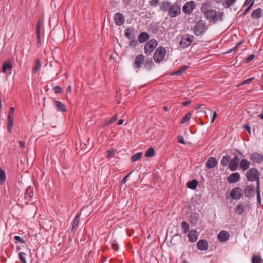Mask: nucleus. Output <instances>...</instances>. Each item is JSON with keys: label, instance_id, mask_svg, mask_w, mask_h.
<instances>
[{"label": "nucleus", "instance_id": "nucleus-1", "mask_svg": "<svg viewBox=\"0 0 263 263\" xmlns=\"http://www.w3.org/2000/svg\"><path fill=\"white\" fill-rule=\"evenodd\" d=\"M222 15L223 12H217L216 10L212 9H208L204 12V17L210 22L213 23L222 21Z\"/></svg>", "mask_w": 263, "mask_h": 263}, {"label": "nucleus", "instance_id": "nucleus-2", "mask_svg": "<svg viewBox=\"0 0 263 263\" xmlns=\"http://www.w3.org/2000/svg\"><path fill=\"white\" fill-rule=\"evenodd\" d=\"M208 29V27L203 21L196 22L193 28V32L196 36L203 34Z\"/></svg>", "mask_w": 263, "mask_h": 263}, {"label": "nucleus", "instance_id": "nucleus-3", "mask_svg": "<svg viewBox=\"0 0 263 263\" xmlns=\"http://www.w3.org/2000/svg\"><path fill=\"white\" fill-rule=\"evenodd\" d=\"M166 55V50L162 46H159L155 51L154 54V60L156 63L162 62Z\"/></svg>", "mask_w": 263, "mask_h": 263}, {"label": "nucleus", "instance_id": "nucleus-4", "mask_svg": "<svg viewBox=\"0 0 263 263\" xmlns=\"http://www.w3.org/2000/svg\"><path fill=\"white\" fill-rule=\"evenodd\" d=\"M194 36L188 34H184L182 36L179 42L180 46L182 48H185L189 47L192 43L194 40Z\"/></svg>", "mask_w": 263, "mask_h": 263}, {"label": "nucleus", "instance_id": "nucleus-5", "mask_svg": "<svg viewBox=\"0 0 263 263\" xmlns=\"http://www.w3.org/2000/svg\"><path fill=\"white\" fill-rule=\"evenodd\" d=\"M158 45L156 40L152 39L148 41L144 46V53L146 54H151Z\"/></svg>", "mask_w": 263, "mask_h": 263}, {"label": "nucleus", "instance_id": "nucleus-6", "mask_svg": "<svg viewBox=\"0 0 263 263\" xmlns=\"http://www.w3.org/2000/svg\"><path fill=\"white\" fill-rule=\"evenodd\" d=\"M258 171L255 168H251L246 173V177L248 180L251 181L257 180V186H259V178L258 177Z\"/></svg>", "mask_w": 263, "mask_h": 263}, {"label": "nucleus", "instance_id": "nucleus-7", "mask_svg": "<svg viewBox=\"0 0 263 263\" xmlns=\"http://www.w3.org/2000/svg\"><path fill=\"white\" fill-rule=\"evenodd\" d=\"M243 195V191L239 187L232 189L230 193V196L233 199H239Z\"/></svg>", "mask_w": 263, "mask_h": 263}, {"label": "nucleus", "instance_id": "nucleus-8", "mask_svg": "<svg viewBox=\"0 0 263 263\" xmlns=\"http://www.w3.org/2000/svg\"><path fill=\"white\" fill-rule=\"evenodd\" d=\"M124 34L128 40L136 39L137 30L133 27L127 28L124 30Z\"/></svg>", "mask_w": 263, "mask_h": 263}, {"label": "nucleus", "instance_id": "nucleus-9", "mask_svg": "<svg viewBox=\"0 0 263 263\" xmlns=\"http://www.w3.org/2000/svg\"><path fill=\"white\" fill-rule=\"evenodd\" d=\"M180 7L178 4H174L173 6H171L169 11L168 15L171 17H175L178 15L180 13Z\"/></svg>", "mask_w": 263, "mask_h": 263}, {"label": "nucleus", "instance_id": "nucleus-10", "mask_svg": "<svg viewBox=\"0 0 263 263\" xmlns=\"http://www.w3.org/2000/svg\"><path fill=\"white\" fill-rule=\"evenodd\" d=\"M195 8V2L190 1L184 4L182 7V11L185 14L191 13Z\"/></svg>", "mask_w": 263, "mask_h": 263}, {"label": "nucleus", "instance_id": "nucleus-11", "mask_svg": "<svg viewBox=\"0 0 263 263\" xmlns=\"http://www.w3.org/2000/svg\"><path fill=\"white\" fill-rule=\"evenodd\" d=\"M239 164V159L236 156L232 160H230L229 163V168L232 171H235L238 169Z\"/></svg>", "mask_w": 263, "mask_h": 263}, {"label": "nucleus", "instance_id": "nucleus-12", "mask_svg": "<svg viewBox=\"0 0 263 263\" xmlns=\"http://www.w3.org/2000/svg\"><path fill=\"white\" fill-rule=\"evenodd\" d=\"M144 61V57L143 54L138 55L135 59L134 67L139 69L143 64Z\"/></svg>", "mask_w": 263, "mask_h": 263}, {"label": "nucleus", "instance_id": "nucleus-13", "mask_svg": "<svg viewBox=\"0 0 263 263\" xmlns=\"http://www.w3.org/2000/svg\"><path fill=\"white\" fill-rule=\"evenodd\" d=\"M115 24L118 26H122L125 22L124 15L121 13H117L114 15Z\"/></svg>", "mask_w": 263, "mask_h": 263}, {"label": "nucleus", "instance_id": "nucleus-14", "mask_svg": "<svg viewBox=\"0 0 263 263\" xmlns=\"http://www.w3.org/2000/svg\"><path fill=\"white\" fill-rule=\"evenodd\" d=\"M230 237L229 233L226 231H220L217 236V239L220 242H226Z\"/></svg>", "mask_w": 263, "mask_h": 263}, {"label": "nucleus", "instance_id": "nucleus-15", "mask_svg": "<svg viewBox=\"0 0 263 263\" xmlns=\"http://www.w3.org/2000/svg\"><path fill=\"white\" fill-rule=\"evenodd\" d=\"M240 180V174L238 172L233 173L227 177V180L230 183H234Z\"/></svg>", "mask_w": 263, "mask_h": 263}, {"label": "nucleus", "instance_id": "nucleus-16", "mask_svg": "<svg viewBox=\"0 0 263 263\" xmlns=\"http://www.w3.org/2000/svg\"><path fill=\"white\" fill-rule=\"evenodd\" d=\"M187 236L191 242H196L198 238V235L196 230L192 229L189 231Z\"/></svg>", "mask_w": 263, "mask_h": 263}, {"label": "nucleus", "instance_id": "nucleus-17", "mask_svg": "<svg viewBox=\"0 0 263 263\" xmlns=\"http://www.w3.org/2000/svg\"><path fill=\"white\" fill-rule=\"evenodd\" d=\"M208 243L205 240H200L197 243V248L201 251L206 250L208 249Z\"/></svg>", "mask_w": 263, "mask_h": 263}, {"label": "nucleus", "instance_id": "nucleus-18", "mask_svg": "<svg viewBox=\"0 0 263 263\" xmlns=\"http://www.w3.org/2000/svg\"><path fill=\"white\" fill-rule=\"evenodd\" d=\"M250 159L253 162L260 163L263 160L262 156L257 153H254L250 156Z\"/></svg>", "mask_w": 263, "mask_h": 263}, {"label": "nucleus", "instance_id": "nucleus-19", "mask_svg": "<svg viewBox=\"0 0 263 263\" xmlns=\"http://www.w3.org/2000/svg\"><path fill=\"white\" fill-rule=\"evenodd\" d=\"M218 164L217 161L214 157H210L206 162V166L212 169L214 168Z\"/></svg>", "mask_w": 263, "mask_h": 263}, {"label": "nucleus", "instance_id": "nucleus-20", "mask_svg": "<svg viewBox=\"0 0 263 263\" xmlns=\"http://www.w3.org/2000/svg\"><path fill=\"white\" fill-rule=\"evenodd\" d=\"M250 163L246 159H242L239 161V167L243 171H245L249 169Z\"/></svg>", "mask_w": 263, "mask_h": 263}, {"label": "nucleus", "instance_id": "nucleus-21", "mask_svg": "<svg viewBox=\"0 0 263 263\" xmlns=\"http://www.w3.org/2000/svg\"><path fill=\"white\" fill-rule=\"evenodd\" d=\"M42 66V64L39 59H36L35 61L34 65L32 67V74L35 75L37 72L40 70Z\"/></svg>", "mask_w": 263, "mask_h": 263}, {"label": "nucleus", "instance_id": "nucleus-22", "mask_svg": "<svg viewBox=\"0 0 263 263\" xmlns=\"http://www.w3.org/2000/svg\"><path fill=\"white\" fill-rule=\"evenodd\" d=\"M33 196V188L31 186H29L27 188L25 192V198L29 201Z\"/></svg>", "mask_w": 263, "mask_h": 263}, {"label": "nucleus", "instance_id": "nucleus-23", "mask_svg": "<svg viewBox=\"0 0 263 263\" xmlns=\"http://www.w3.org/2000/svg\"><path fill=\"white\" fill-rule=\"evenodd\" d=\"M149 38V35L147 33L142 32L138 35V41L140 43H143L147 41Z\"/></svg>", "mask_w": 263, "mask_h": 263}, {"label": "nucleus", "instance_id": "nucleus-24", "mask_svg": "<svg viewBox=\"0 0 263 263\" xmlns=\"http://www.w3.org/2000/svg\"><path fill=\"white\" fill-rule=\"evenodd\" d=\"M54 105L59 111L62 112H64L66 111V108L65 105L61 102L59 101H54Z\"/></svg>", "mask_w": 263, "mask_h": 263}, {"label": "nucleus", "instance_id": "nucleus-25", "mask_svg": "<svg viewBox=\"0 0 263 263\" xmlns=\"http://www.w3.org/2000/svg\"><path fill=\"white\" fill-rule=\"evenodd\" d=\"M245 204L244 203H240L237 205L235 208L234 211L238 215H241L244 212Z\"/></svg>", "mask_w": 263, "mask_h": 263}, {"label": "nucleus", "instance_id": "nucleus-26", "mask_svg": "<svg viewBox=\"0 0 263 263\" xmlns=\"http://www.w3.org/2000/svg\"><path fill=\"white\" fill-rule=\"evenodd\" d=\"M171 6V3L167 1H163L161 3L160 9L164 11L169 10Z\"/></svg>", "mask_w": 263, "mask_h": 263}, {"label": "nucleus", "instance_id": "nucleus-27", "mask_svg": "<svg viewBox=\"0 0 263 263\" xmlns=\"http://www.w3.org/2000/svg\"><path fill=\"white\" fill-rule=\"evenodd\" d=\"M262 14V10L260 8L253 10L252 12V17L255 19H258L261 17Z\"/></svg>", "mask_w": 263, "mask_h": 263}, {"label": "nucleus", "instance_id": "nucleus-28", "mask_svg": "<svg viewBox=\"0 0 263 263\" xmlns=\"http://www.w3.org/2000/svg\"><path fill=\"white\" fill-rule=\"evenodd\" d=\"M198 185V181L196 180H193L187 182V186L192 190L195 189Z\"/></svg>", "mask_w": 263, "mask_h": 263}, {"label": "nucleus", "instance_id": "nucleus-29", "mask_svg": "<svg viewBox=\"0 0 263 263\" xmlns=\"http://www.w3.org/2000/svg\"><path fill=\"white\" fill-rule=\"evenodd\" d=\"M80 214H77L73 220L72 225V230L73 231L74 229L77 228L78 227L79 223V217Z\"/></svg>", "mask_w": 263, "mask_h": 263}, {"label": "nucleus", "instance_id": "nucleus-30", "mask_svg": "<svg viewBox=\"0 0 263 263\" xmlns=\"http://www.w3.org/2000/svg\"><path fill=\"white\" fill-rule=\"evenodd\" d=\"M187 66H183L181 68H180L178 70L173 72V75L180 76L181 75L187 68Z\"/></svg>", "mask_w": 263, "mask_h": 263}, {"label": "nucleus", "instance_id": "nucleus-31", "mask_svg": "<svg viewBox=\"0 0 263 263\" xmlns=\"http://www.w3.org/2000/svg\"><path fill=\"white\" fill-rule=\"evenodd\" d=\"M154 155L155 151L153 147L148 148L145 153V157H153Z\"/></svg>", "mask_w": 263, "mask_h": 263}, {"label": "nucleus", "instance_id": "nucleus-32", "mask_svg": "<svg viewBox=\"0 0 263 263\" xmlns=\"http://www.w3.org/2000/svg\"><path fill=\"white\" fill-rule=\"evenodd\" d=\"M181 228L183 230V232L184 233H186L190 229V226L188 223L183 221L181 223Z\"/></svg>", "mask_w": 263, "mask_h": 263}, {"label": "nucleus", "instance_id": "nucleus-33", "mask_svg": "<svg viewBox=\"0 0 263 263\" xmlns=\"http://www.w3.org/2000/svg\"><path fill=\"white\" fill-rule=\"evenodd\" d=\"M6 179L5 172L2 168H0V184H3L5 182Z\"/></svg>", "mask_w": 263, "mask_h": 263}, {"label": "nucleus", "instance_id": "nucleus-34", "mask_svg": "<svg viewBox=\"0 0 263 263\" xmlns=\"http://www.w3.org/2000/svg\"><path fill=\"white\" fill-rule=\"evenodd\" d=\"M229 162H230L229 157L228 156H226L222 157V158L221 160V161H220V163L222 166H226L229 163Z\"/></svg>", "mask_w": 263, "mask_h": 263}, {"label": "nucleus", "instance_id": "nucleus-35", "mask_svg": "<svg viewBox=\"0 0 263 263\" xmlns=\"http://www.w3.org/2000/svg\"><path fill=\"white\" fill-rule=\"evenodd\" d=\"M8 69L11 70L12 65L9 62H6L3 64V72L5 73Z\"/></svg>", "mask_w": 263, "mask_h": 263}, {"label": "nucleus", "instance_id": "nucleus-36", "mask_svg": "<svg viewBox=\"0 0 263 263\" xmlns=\"http://www.w3.org/2000/svg\"><path fill=\"white\" fill-rule=\"evenodd\" d=\"M117 119V115H114L111 119L106 120L105 125L108 126L115 122Z\"/></svg>", "mask_w": 263, "mask_h": 263}, {"label": "nucleus", "instance_id": "nucleus-37", "mask_svg": "<svg viewBox=\"0 0 263 263\" xmlns=\"http://www.w3.org/2000/svg\"><path fill=\"white\" fill-rule=\"evenodd\" d=\"M191 118V114L190 113H187L186 114H185V116H184L182 117V119L180 121V123L183 124V123L187 122L188 121L190 120Z\"/></svg>", "mask_w": 263, "mask_h": 263}, {"label": "nucleus", "instance_id": "nucleus-38", "mask_svg": "<svg viewBox=\"0 0 263 263\" xmlns=\"http://www.w3.org/2000/svg\"><path fill=\"white\" fill-rule=\"evenodd\" d=\"M13 124V118L8 117V130L9 132L11 131V128Z\"/></svg>", "mask_w": 263, "mask_h": 263}, {"label": "nucleus", "instance_id": "nucleus-39", "mask_svg": "<svg viewBox=\"0 0 263 263\" xmlns=\"http://www.w3.org/2000/svg\"><path fill=\"white\" fill-rule=\"evenodd\" d=\"M262 259L258 255H254L252 257V263H261Z\"/></svg>", "mask_w": 263, "mask_h": 263}, {"label": "nucleus", "instance_id": "nucleus-40", "mask_svg": "<svg viewBox=\"0 0 263 263\" xmlns=\"http://www.w3.org/2000/svg\"><path fill=\"white\" fill-rule=\"evenodd\" d=\"M116 151L114 148H111L110 149H108L107 151V158L110 159L111 158L114 157L115 155Z\"/></svg>", "mask_w": 263, "mask_h": 263}, {"label": "nucleus", "instance_id": "nucleus-41", "mask_svg": "<svg viewBox=\"0 0 263 263\" xmlns=\"http://www.w3.org/2000/svg\"><path fill=\"white\" fill-rule=\"evenodd\" d=\"M235 1L236 0H225L223 3V5H224V7L229 8L232 6L235 2Z\"/></svg>", "mask_w": 263, "mask_h": 263}, {"label": "nucleus", "instance_id": "nucleus-42", "mask_svg": "<svg viewBox=\"0 0 263 263\" xmlns=\"http://www.w3.org/2000/svg\"><path fill=\"white\" fill-rule=\"evenodd\" d=\"M26 254L24 252H20L18 254V257L20 260L21 261L22 263H26V260L25 259Z\"/></svg>", "mask_w": 263, "mask_h": 263}, {"label": "nucleus", "instance_id": "nucleus-43", "mask_svg": "<svg viewBox=\"0 0 263 263\" xmlns=\"http://www.w3.org/2000/svg\"><path fill=\"white\" fill-rule=\"evenodd\" d=\"M142 155V153L140 152L136 153V154L132 156V160L133 161H136L139 160L141 158Z\"/></svg>", "mask_w": 263, "mask_h": 263}, {"label": "nucleus", "instance_id": "nucleus-44", "mask_svg": "<svg viewBox=\"0 0 263 263\" xmlns=\"http://www.w3.org/2000/svg\"><path fill=\"white\" fill-rule=\"evenodd\" d=\"M112 247L115 251H118L119 250V245L116 240H114L112 242Z\"/></svg>", "mask_w": 263, "mask_h": 263}, {"label": "nucleus", "instance_id": "nucleus-45", "mask_svg": "<svg viewBox=\"0 0 263 263\" xmlns=\"http://www.w3.org/2000/svg\"><path fill=\"white\" fill-rule=\"evenodd\" d=\"M160 0H151L149 2L151 6L156 7L159 4Z\"/></svg>", "mask_w": 263, "mask_h": 263}, {"label": "nucleus", "instance_id": "nucleus-46", "mask_svg": "<svg viewBox=\"0 0 263 263\" xmlns=\"http://www.w3.org/2000/svg\"><path fill=\"white\" fill-rule=\"evenodd\" d=\"M253 77L248 79L246 80L243 81L239 85H242L246 84H249L251 82V81L254 79Z\"/></svg>", "mask_w": 263, "mask_h": 263}, {"label": "nucleus", "instance_id": "nucleus-47", "mask_svg": "<svg viewBox=\"0 0 263 263\" xmlns=\"http://www.w3.org/2000/svg\"><path fill=\"white\" fill-rule=\"evenodd\" d=\"M53 90L56 93H61L62 91V89L61 87L56 86L53 87Z\"/></svg>", "mask_w": 263, "mask_h": 263}, {"label": "nucleus", "instance_id": "nucleus-48", "mask_svg": "<svg viewBox=\"0 0 263 263\" xmlns=\"http://www.w3.org/2000/svg\"><path fill=\"white\" fill-rule=\"evenodd\" d=\"M130 41L129 43V45L132 47H135L137 46L138 42L136 39L129 40Z\"/></svg>", "mask_w": 263, "mask_h": 263}, {"label": "nucleus", "instance_id": "nucleus-49", "mask_svg": "<svg viewBox=\"0 0 263 263\" xmlns=\"http://www.w3.org/2000/svg\"><path fill=\"white\" fill-rule=\"evenodd\" d=\"M14 239L16 241H18L21 243H25V240L20 236H15L14 237Z\"/></svg>", "mask_w": 263, "mask_h": 263}, {"label": "nucleus", "instance_id": "nucleus-50", "mask_svg": "<svg viewBox=\"0 0 263 263\" xmlns=\"http://www.w3.org/2000/svg\"><path fill=\"white\" fill-rule=\"evenodd\" d=\"M254 3V0H250V1L249 0H247L246 1V5H248L249 3H250V6L248 7V8L246 10V12L247 11H248L252 6V5H253Z\"/></svg>", "mask_w": 263, "mask_h": 263}, {"label": "nucleus", "instance_id": "nucleus-51", "mask_svg": "<svg viewBox=\"0 0 263 263\" xmlns=\"http://www.w3.org/2000/svg\"><path fill=\"white\" fill-rule=\"evenodd\" d=\"M255 57V55L254 54H251L249 55L248 57L246 58V62L247 63L250 62L251 61H252Z\"/></svg>", "mask_w": 263, "mask_h": 263}, {"label": "nucleus", "instance_id": "nucleus-52", "mask_svg": "<svg viewBox=\"0 0 263 263\" xmlns=\"http://www.w3.org/2000/svg\"><path fill=\"white\" fill-rule=\"evenodd\" d=\"M177 141H178V142L179 143H180L181 144H185V142H184V139H183V137L181 136H178L177 137Z\"/></svg>", "mask_w": 263, "mask_h": 263}, {"label": "nucleus", "instance_id": "nucleus-53", "mask_svg": "<svg viewBox=\"0 0 263 263\" xmlns=\"http://www.w3.org/2000/svg\"><path fill=\"white\" fill-rule=\"evenodd\" d=\"M14 108L11 107L9 112L8 116L10 117H13V114H14Z\"/></svg>", "mask_w": 263, "mask_h": 263}, {"label": "nucleus", "instance_id": "nucleus-54", "mask_svg": "<svg viewBox=\"0 0 263 263\" xmlns=\"http://www.w3.org/2000/svg\"><path fill=\"white\" fill-rule=\"evenodd\" d=\"M40 28H41V24L40 22H38L36 26V34L40 33Z\"/></svg>", "mask_w": 263, "mask_h": 263}, {"label": "nucleus", "instance_id": "nucleus-55", "mask_svg": "<svg viewBox=\"0 0 263 263\" xmlns=\"http://www.w3.org/2000/svg\"><path fill=\"white\" fill-rule=\"evenodd\" d=\"M257 198L258 202L259 203V204H260V193H259L258 189H257Z\"/></svg>", "mask_w": 263, "mask_h": 263}, {"label": "nucleus", "instance_id": "nucleus-56", "mask_svg": "<svg viewBox=\"0 0 263 263\" xmlns=\"http://www.w3.org/2000/svg\"><path fill=\"white\" fill-rule=\"evenodd\" d=\"M131 173H129L128 174H127L126 176H125L122 180L121 181V183L122 184L123 183H125L126 181V179L127 178V177L129 176V175Z\"/></svg>", "mask_w": 263, "mask_h": 263}, {"label": "nucleus", "instance_id": "nucleus-57", "mask_svg": "<svg viewBox=\"0 0 263 263\" xmlns=\"http://www.w3.org/2000/svg\"><path fill=\"white\" fill-rule=\"evenodd\" d=\"M19 144H20V146L21 147V148H24L25 147V143L24 142L20 141Z\"/></svg>", "mask_w": 263, "mask_h": 263}, {"label": "nucleus", "instance_id": "nucleus-58", "mask_svg": "<svg viewBox=\"0 0 263 263\" xmlns=\"http://www.w3.org/2000/svg\"><path fill=\"white\" fill-rule=\"evenodd\" d=\"M245 129H246L247 132H248L249 133H251V127H250V126L249 125H246L245 126Z\"/></svg>", "mask_w": 263, "mask_h": 263}, {"label": "nucleus", "instance_id": "nucleus-59", "mask_svg": "<svg viewBox=\"0 0 263 263\" xmlns=\"http://www.w3.org/2000/svg\"><path fill=\"white\" fill-rule=\"evenodd\" d=\"M191 103V101L190 100L185 101L182 103V104L184 106H187L189 105Z\"/></svg>", "mask_w": 263, "mask_h": 263}, {"label": "nucleus", "instance_id": "nucleus-60", "mask_svg": "<svg viewBox=\"0 0 263 263\" xmlns=\"http://www.w3.org/2000/svg\"><path fill=\"white\" fill-rule=\"evenodd\" d=\"M124 121V120H123V119H120V120L118 121V125H122V124L123 123Z\"/></svg>", "mask_w": 263, "mask_h": 263}, {"label": "nucleus", "instance_id": "nucleus-61", "mask_svg": "<svg viewBox=\"0 0 263 263\" xmlns=\"http://www.w3.org/2000/svg\"><path fill=\"white\" fill-rule=\"evenodd\" d=\"M71 86H69L67 88V89H66V91H67V92H70L71 91Z\"/></svg>", "mask_w": 263, "mask_h": 263}, {"label": "nucleus", "instance_id": "nucleus-62", "mask_svg": "<svg viewBox=\"0 0 263 263\" xmlns=\"http://www.w3.org/2000/svg\"><path fill=\"white\" fill-rule=\"evenodd\" d=\"M37 38L38 43H39L41 40L40 33L37 34Z\"/></svg>", "mask_w": 263, "mask_h": 263}, {"label": "nucleus", "instance_id": "nucleus-63", "mask_svg": "<svg viewBox=\"0 0 263 263\" xmlns=\"http://www.w3.org/2000/svg\"><path fill=\"white\" fill-rule=\"evenodd\" d=\"M217 116V114H216V111H214L213 114V117H215V118H216Z\"/></svg>", "mask_w": 263, "mask_h": 263}, {"label": "nucleus", "instance_id": "nucleus-64", "mask_svg": "<svg viewBox=\"0 0 263 263\" xmlns=\"http://www.w3.org/2000/svg\"><path fill=\"white\" fill-rule=\"evenodd\" d=\"M258 116L259 117V118L261 119H263V113L262 114H260Z\"/></svg>", "mask_w": 263, "mask_h": 263}]
</instances>
